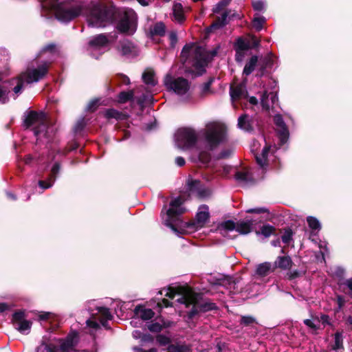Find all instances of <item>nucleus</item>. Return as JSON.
<instances>
[{"mask_svg":"<svg viewBox=\"0 0 352 352\" xmlns=\"http://www.w3.org/2000/svg\"><path fill=\"white\" fill-rule=\"evenodd\" d=\"M85 127V122L84 119L78 120L74 126V130L75 133L82 131Z\"/></svg>","mask_w":352,"mask_h":352,"instance_id":"bf43d9fd","label":"nucleus"},{"mask_svg":"<svg viewBox=\"0 0 352 352\" xmlns=\"http://www.w3.org/2000/svg\"><path fill=\"white\" fill-rule=\"evenodd\" d=\"M293 265L291 257L287 256H278L273 263V268L276 270L280 269L281 270H289Z\"/></svg>","mask_w":352,"mask_h":352,"instance_id":"f3484780","label":"nucleus"},{"mask_svg":"<svg viewBox=\"0 0 352 352\" xmlns=\"http://www.w3.org/2000/svg\"><path fill=\"white\" fill-rule=\"evenodd\" d=\"M253 26L257 31H260L265 23V19L263 16L254 18L252 21Z\"/></svg>","mask_w":352,"mask_h":352,"instance_id":"09e8293b","label":"nucleus"},{"mask_svg":"<svg viewBox=\"0 0 352 352\" xmlns=\"http://www.w3.org/2000/svg\"><path fill=\"white\" fill-rule=\"evenodd\" d=\"M168 349L172 352H187L189 351V347L185 344H170L168 347Z\"/></svg>","mask_w":352,"mask_h":352,"instance_id":"a18cd8bd","label":"nucleus"},{"mask_svg":"<svg viewBox=\"0 0 352 352\" xmlns=\"http://www.w3.org/2000/svg\"><path fill=\"white\" fill-rule=\"evenodd\" d=\"M334 344L331 345V349L334 351H343L344 346V337L343 330L337 331L334 334Z\"/></svg>","mask_w":352,"mask_h":352,"instance_id":"5701e85b","label":"nucleus"},{"mask_svg":"<svg viewBox=\"0 0 352 352\" xmlns=\"http://www.w3.org/2000/svg\"><path fill=\"white\" fill-rule=\"evenodd\" d=\"M234 49L244 52L248 51L251 49L250 42L239 36L236 39L234 43Z\"/></svg>","mask_w":352,"mask_h":352,"instance_id":"c756f323","label":"nucleus"},{"mask_svg":"<svg viewBox=\"0 0 352 352\" xmlns=\"http://www.w3.org/2000/svg\"><path fill=\"white\" fill-rule=\"evenodd\" d=\"M305 274V272H302L298 270L291 271L289 270V271L287 272L286 274V277L289 280H292L302 276Z\"/></svg>","mask_w":352,"mask_h":352,"instance_id":"49530a36","label":"nucleus"},{"mask_svg":"<svg viewBox=\"0 0 352 352\" xmlns=\"http://www.w3.org/2000/svg\"><path fill=\"white\" fill-rule=\"evenodd\" d=\"M201 186V184L199 180L188 179L186 182V192H188V196L189 197L191 193L197 194Z\"/></svg>","mask_w":352,"mask_h":352,"instance_id":"cd10ccee","label":"nucleus"},{"mask_svg":"<svg viewBox=\"0 0 352 352\" xmlns=\"http://www.w3.org/2000/svg\"><path fill=\"white\" fill-rule=\"evenodd\" d=\"M60 170V164L58 162H55L52 168L51 173L50 175V179L55 181L56 175Z\"/></svg>","mask_w":352,"mask_h":352,"instance_id":"3c124183","label":"nucleus"},{"mask_svg":"<svg viewBox=\"0 0 352 352\" xmlns=\"http://www.w3.org/2000/svg\"><path fill=\"white\" fill-rule=\"evenodd\" d=\"M166 32V26L164 23L159 22L154 25L153 28L151 30V33L153 36H164Z\"/></svg>","mask_w":352,"mask_h":352,"instance_id":"f704fd0d","label":"nucleus"},{"mask_svg":"<svg viewBox=\"0 0 352 352\" xmlns=\"http://www.w3.org/2000/svg\"><path fill=\"white\" fill-rule=\"evenodd\" d=\"M173 15L178 22L182 23L185 20V16L180 3L175 4L173 9Z\"/></svg>","mask_w":352,"mask_h":352,"instance_id":"4c0bfd02","label":"nucleus"},{"mask_svg":"<svg viewBox=\"0 0 352 352\" xmlns=\"http://www.w3.org/2000/svg\"><path fill=\"white\" fill-rule=\"evenodd\" d=\"M148 329L151 332L158 333L162 330L163 326L158 322H153L148 326Z\"/></svg>","mask_w":352,"mask_h":352,"instance_id":"6e6d98bb","label":"nucleus"},{"mask_svg":"<svg viewBox=\"0 0 352 352\" xmlns=\"http://www.w3.org/2000/svg\"><path fill=\"white\" fill-rule=\"evenodd\" d=\"M203 298L204 294L202 293L189 290L177 300L179 302L184 304L186 307L192 306L191 309L186 312V317L188 320H192L199 316L200 313H206L219 309L215 303L209 301L204 302Z\"/></svg>","mask_w":352,"mask_h":352,"instance_id":"7ed1b4c3","label":"nucleus"},{"mask_svg":"<svg viewBox=\"0 0 352 352\" xmlns=\"http://www.w3.org/2000/svg\"><path fill=\"white\" fill-rule=\"evenodd\" d=\"M274 122L276 126V132L279 139V145L283 146L287 142L289 137L288 127L280 114L274 116Z\"/></svg>","mask_w":352,"mask_h":352,"instance_id":"1a4fd4ad","label":"nucleus"},{"mask_svg":"<svg viewBox=\"0 0 352 352\" xmlns=\"http://www.w3.org/2000/svg\"><path fill=\"white\" fill-rule=\"evenodd\" d=\"M104 116L107 119L114 118L116 120H126L129 115L122 111H119L113 108L107 109L104 113Z\"/></svg>","mask_w":352,"mask_h":352,"instance_id":"4be33fe9","label":"nucleus"},{"mask_svg":"<svg viewBox=\"0 0 352 352\" xmlns=\"http://www.w3.org/2000/svg\"><path fill=\"white\" fill-rule=\"evenodd\" d=\"M109 43V40L107 38V35L104 34H99L92 37L89 40L88 45L89 47L94 49L99 50L102 47L108 45Z\"/></svg>","mask_w":352,"mask_h":352,"instance_id":"dca6fc26","label":"nucleus"},{"mask_svg":"<svg viewBox=\"0 0 352 352\" xmlns=\"http://www.w3.org/2000/svg\"><path fill=\"white\" fill-rule=\"evenodd\" d=\"M157 305L160 307H169L173 306V303L169 300L163 298L161 302L157 303Z\"/></svg>","mask_w":352,"mask_h":352,"instance_id":"338daca9","label":"nucleus"},{"mask_svg":"<svg viewBox=\"0 0 352 352\" xmlns=\"http://www.w3.org/2000/svg\"><path fill=\"white\" fill-rule=\"evenodd\" d=\"M54 182V181H53L52 179H50V178L49 177V181L39 180L38 186L41 188L45 190V189H47V188H50V187H52Z\"/></svg>","mask_w":352,"mask_h":352,"instance_id":"13d9d810","label":"nucleus"},{"mask_svg":"<svg viewBox=\"0 0 352 352\" xmlns=\"http://www.w3.org/2000/svg\"><path fill=\"white\" fill-rule=\"evenodd\" d=\"M135 91L133 89L127 91H122L117 96V102L119 104H125L134 100Z\"/></svg>","mask_w":352,"mask_h":352,"instance_id":"b1692460","label":"nucleus"},{"mask_svg":"<svg viewBox=\"0 0 352 352\" xmlns=\"http://www.w3.org/2000/svg\"><path fill=\"white\" fill-rule=\"evenodd\" d=\"M276 228L270 224H265L260 228V230H255V234L263 235L265 238H268L272 235H276Z\"/></svg>","mask_w":352,"mask_h":352,"instance_id":"393cba45","label":"nucleus"},{"mask_svg":"<svg viewBox=\"0 0 352 352\" xmlns=\"http://www.w3.org/2000/svg\"><path fill=\"white\" fill-rule=\"evenodd\" d=\"M275 270L273 268V264L270 262H264L258 264L255 270V274L259 277H265L271 272H274Z\"/></svg>","mask_w":352,"mask_h":352,"instance_id":"412c9836","label":"nucleus"},{"mask_svg":"<svg viewBox=\"0 0 352 352\" xmlns=\"http://www.w3.org/2000/svg\"><path fill=\"white\" fill-rule=\"evenodd\" d=\"M98 310L101 315L100 319L111 320L113 318V316L109 308L100 307H98Z\"/></svg>","mask_w":352,"mask_h":352,"instance_id":"de8ad7c7","label":"nucleus"},{"mask_svg":"<svg viewBox=\"0 0 352 352\" xmlns=\"http://www.w3.org/2000/svg\"><path fill=\"white\" fill-rule=\"evenodd\" d=\"M247 213L249 214H263V213H267L270 214V210L268 208L265 207H258V208H250L246 210Z\"/></svg>","mask_w":352,"mask_h":352,"instance_id":"603ef678","label":"nucleus"},{"mask_svg":"<svg viewBox=\"0 0 352 352\" xmlns=\"http://www.w3.org/2000/svg\"><path fill=\"white\" fill-rule=\"evenodd\" d=\"M201 208H204L206 210L199 211L196 214V223L198 224L200 227H202L210 218L208 206L207 205H202Z\"/></svg>","mask_w":352,"mask_h":352,"instance_id":"a878e982","label":"nucleus"},{"mask_svg":"<svg viewBox=\"0 0 352 352\" xmlns=\"http://www.w3.org/2000/svg\"><path fill=\"white\" fill-rule=\"evenodd\" d=\"M303 322L306 326L315 331L320 329V327L315 324L310 319H305Z\"/></svg>","mask_w":352,"mask_h":352,"instance_id":"680f3d73","label":"nucleus"},{"mask_svg":"<svg viewBox=\"0 0 352 352\" xmlns=\"http://www.w3.org/2000/svg\"><path fill=\"white\" fill-rule=\"evenodd\" d=\"M116 29L121 34H133L136 30L133 17L129 13L124 12L123 16L118 21Z\"/></svg>","mask_w":352,"mask_h":352,"instance_id":"9d476101","label":"nucleus"},{"mask_svg":"<svg viewBox=\"0 0 352 352\" xmlns=\"http://www.w3.org/2000/svg\"><path fill=\"white\" fill-rule=\"evenodd\" d=\"M235 50V60L237 63H241L243 61L244 56H245V52L241 51L239 50Z\"/></svg>","mask_w":352,"mask_h":352,"instance_id":"e2e57ef3","label":"nucleus"},{"mask_svg":"<svg viewBox=\"0 0 352 352\" xmlns=\"http://www.w3.org/2000/svg\"><path fill=\"white\" fill-rule=\"evenodd\" d=\"M50 63L47 62L38 65L37 68L28 71L22 74L25 77V82L30 84L33 82H38L43 78L49 71Z\"/></svg>","mask_w":352,"mask_h":352,"instance_id":"6e6552de","label":"nucleus"},{"mask_svg":"<svg viewBox=\"0 0 352 352\" xmlns=\"http://www.w3.org/2000/svg\"><path fill=\"white\" fill-rule=\"evenodd\" d=\"M186 212L184 208H173L170 207L166 211L167 219L164 221V225L171 228L174 231H177V228L173 223V221H175L179 216Z\"/></svg>","mask_w":352,"mask_h":352,"instance_id":"ddd939ff","label":"nucleus"},{"mask_svg":"<svg viewBox=\"0 0 352 352\" xmlns=\"http://www.w3.org/2000/svg\"><path fill=\"white\" fill-rule=\"evenodd\" d=\"M142 80L147 85L155 86L157 83L155 79V72L153 69L146 70L142 74Z\"/></svg>","mask_w":352,"mask_h":352,"instance_id":"7c9ffc66","label":"nucleus"},{"mask_svg":"<svg viewBox=\"0 0 352 352\" xmlns=\"http://www.w3.org/2000/svg\"><path fill=\"white\" fill-rule=\"evenodd\" d=\"M228 12L225 11L221 14V17H218L215 22H214L210 27V29H217L221 27H223L226 25L227 22V18L228 16Z\"/></svg>","mask_w":352,"mask_h":352,"instance_id":"c9c22d12","label":"nucleus"},{"mask_svg":"<svg viewBox=\"0 0 352 352\" xmlns=\"http://www.w3.org/2000/svg\"><path fill=\"white\" fill-rule=\"evenodd\" d=\"M100 99L98 98H96L90 100L87 105L86 110L91 113L96 111L98 107L100 105Z\"/></svg>","mask_w":352,"mask_h":352,"instance_id":"ea45409f","label":"nucleus"},{"mask_svg":"<svg viewBox=\"0 0 352 352\" xmlns=\"http://www.w3.org/2000/svg\"><path fill=\"white\" fill-rule=\"evenodd\" d=\"M199 161L203 164H208L211 160V155L209 152L202 151L198 155Z\"/></svg>","mask_w":352,"mask_h":352,"instance_id":"37998d69","label":"nucleus"},{"mask_svg":"<svg viewBox=\"0 0 352 352\" xmlns=\"http://www.w3.org/2000/svg\"><path fill=\"white\" fill-rule=\"evenodd\" d=\"M184 201L185 199H184L181 196H179L170 202V206L173 208H182L181 206L184 203Z\"/></svg>","mask_w":352,"mask_h":352,"instance_id":"5fc2aeb1","label":"nucleus"},{"mask_svg":"<svg viewBox=\"0 0 352 352\" xmlns=\"http://www.w3.org/2000/svg\"><path fill=\"white\" fill-rule=\"evenodd\" d=\"M23 126L25 129H31L37 140L43 136L50 141L55 135V130L50 125L47 116L43 111H27Z\"/></svg>","mask_w":352,"mask_h":352,"instance_id":"f03ea898","label":"nucleus"},{"mask_svg":"<svg viewBox=\"0 0 352 352\" xmlns=\"http://www.w3.org/2000/svg\"><path fill=\"white\" fill-rule=\"evenodd\" d=\"M26 315L25 310L18 309L15 311L12 316V323L14 328L21 333H25L26 331H30L32 322L25 319Z\"/></svg>","mask_w":352,"mask_h":352,"instance_id":"0eeeda50","label":"nucleus"},{"mask_svg":"<svg viewBox=\"0 0 352 352\" xmlns=\"http://www.w3.org/2000/svg\"><path fill=\"white\" fill-rule=\"evenodd\" d=\"M208 63V58H200L195 59L192 66L195 67V71L192 69L188 68L185 70L186 74H191L192 78L201 76L206 72V66Z\"/></svg>","mask_w":352,"mask_h":352,"instance_id":"9b49d317","label":"nucleus"},{"mask_svg":"<svg viewBox=\"0 0 352 352\" xmlns=\"http://www.w3.org/2000/svg\"><path fill=\"white\" fill-rule=\"evenodd\" d=\"M240 324L244 327H254L258 322L256 318L252 316H242L240 318Z\"/></svg>","mask_w":352,"mask_h":352,"instance_id":"e433bc0d","label":"nucleus"},{"mask_svg":"<svg viewBox=\"0 0 352 352\" xmlns=\"http://www.w3.org/2000/svg\"><path fill=\"white\" fill-rule=\"evenodd\" d=\"M262 222L260 220L258 223ZM258 223L256 219L246 218L244 220H239L236 222V231L242 235H247L254 231V226Z\"/></svg>","mask_w":352,"mask_h":352,"instance_id":"f8f14e48","label":"nucleus"},{"mask_svg":"<svg viewBox=\"0 0 352 352\" xmlns=\"http://www.w3.org/2000/svg\"><path fill=\"white\" fill-rule=\"evenodd\" d=\"M345 302H346L345 298L343 296H342V295L336 296V302L338 305L339 309H342L344 307Z\"/></svg>","mask_w":352,"mask_h":352,"instance_id":"69168bd1","label":"nucleus"},{"mask_svg":"<svg viewBox=\"0 0 352 352\" xmlns=\"http://www.w3.org/2000/svg\"><path fill=\"white\" fill-rule=\"evenodd\" d=\"M318 321H321L323 324H327L329 326H332V323L330 322V318L329 315L327 314H321L320 320L318 319Z\"/></svg>","mask_w":352,"mask_h":352,"instance_id":"0e129e2a","label":"nucleus"},{"mask_svg":"<svg viewBox=\"0 0 352 352\" xmlns=\"http://www.w3.org/2000/svg\"><path fill=\"white\" fill-rule=\"evenodd\" d=\"M307 222L309 228L314 230H319L321 228L319 221L314 217L309 216L307 218Z\"/></svg>","mask_w":352,"mask_h":352,"instance_id":"a19ab883","label":"nucleus"},{"mask_svg":"<svg viewBox=\"0 0 352 352\" xmlns=\"http://www.w3.org/2000/svg\"><path fill=\"white\" fill-rule=\"evenodd\" d=\"M205 141L210 151H214L219 145L226 141V128L221 125H214L208 128L204 133Z\"/></svg>","mask_w":352,"mask_h":352,"instance_id":"20e7f679","label":"nucleus"},{"mask_svg":"<svg viewBox=\"0 0 352 352\" xmlns=\"http://www.w3.org/2000/svg\"><path fill=\"white\" fill-rule=\"evenodd\" d=\"M210 195V190L208 188L200 187L197 196L199 199H203Z\"/></svg>","mask_w":352,"mask_h":352,"instance_id":"4d7b16f0","label":"nucleus"},{"mask_svg":"<svg viewBox=\"0 0 352 352\" xmlns=\"http://www.w3.org/2000/svg\"><path fill=\"white\" fill-rule=\"evenodd\" d=\"M60 349L61 352H69L78 342V333L77 331H72L66 336L65 339L61 340Z\"/></svg>","mask_w":352,"mask_h":352,"instance_id":"4468645a","label":"nucleus"},{"mask_svg":"<svg viewBox=\"0 0 352 352\" xmlns=\"http://www.w3.org/2000/svg\"><path fill=\"white\" fill-rule=\"evenodd\" d=\"M233 151L231 148L222 150L217 155V160L229 158L232 154Z\"/></svg>","mask_w":352,"mask_h":352,"instance_id":"864d4df0","label":"nucleus"},{"mask_svg":"<svg viewBox=\"0 0 352 352\" xmlns=\"http://www.w3.org/2000/svg\"><path fill=\"white\" fill-rule=\"evenodd\" d=\"M230 94L232 100H238L248 96L245 82H242L236 86L230 85Z\"/></svg>","mask_w":352,"mask_h":352,"instance_id":"2eb2a0df","label":"nucleus"},{"mask_svg":"<svg viewBox=\"0 0 352 352\" xmlns=\"http://www.w3.org/2000/svg\"><path fill=\"white\" fill-rule=\"evenodd\" d=\"M237 125L239 128L246 132L252 133L254 131L252 120L247 113H243L239 116Z\"/></svg>","mask_w":352,"mask_h":352,"instance_id":"a211bd4d","label":"nucleus"},{"mask_svg":"<svg viewBox=\"0 0 352 352\" xmlns=\"http://www.w3.org/2000/svg\"><path fill=\"white\" fill-rule=\"evenodd\" d=\"M156 340L160 346H166L171 342L170 338L163 334H157Z\"/></svg>","mask_w":352,"mask_h":352,"instance_id":"8fccbe9b","label":"nucleus"},{"mask_svg":"<svg viewBox=\"0 0 352 352\" xmlns=\"http://www.w3.org/2000/svg\"><path fill=\"white\" fill-rule=\"evenodd\" d=\"M260 40L254 35L251 36V49L256 48L260 45Z\"/></svg>","mask_w":352,"mask_h":352,"instance_id":"774afa93","label":"nucleus"},{"mask_svg":"<svg viewBox=\"0 0 352 352\" xmlns=\"http://www.w3.org/2000/svg\"><path fill=\"white\" fill-rule=\"evenodd\" d=\"M134 314L143 320L151 319L155 313L151 309H146L142 305H137L134 309Z\"/></svg>","mask_w":352,"mask_h":352,"instance_id":"aec40b11","label":"nucleus"},{"mask_svg":"<svg viewBox=\"0 0 352 352\" xmlns=\"http://www.w3.org/2000/svg\"><path fill=\"white\" fill-rule=\"evenodd\" d=\"M214 81V77H210L209 79L208 80V81L204 82L202 85L201 91V94H200V96L201 97H204L206 94L210 92V87H211V85H212V84L213 83Z\"/></svg>","mask_w":352,"mask_h":352,"instance_id":"79ce46f5","label":"nucleus"},{"mask_svg":"<svg viewBox=\"0 0 352 352\" xmlns=\"http://www.w3.org/2000/svg\"><path fill=\"white\" fill-rule=\"evenodd\" d=\"M195 59L200 58H207V56H206V54L204 53V49L200 46H198L195 48Z\"/></svg>","mask_w":352,"mask_h":352,"instance_id":"052dcab7","label":"nucleus"},{"mask_svg":"<svg viewBox=\"0 0 352 352\" xmlns=\"http://www.w3.org/2000/svg\"><path fill=\"white\" fill-rule=\"evenodd\" d=\"M118 50L123 56L135 54V47L134 44L127 39L120 41Z\"/></svg>","mask_w":352,"mask_h":352,"instance_id":"6ab92c4d","label":"nucleus"},{"mask_svg":"<svg viewBox=\"0 0 352 352\" xmlns=\"http://www.w3.org/2000/svg\"><path fill=\"white\" fill-rule=\"evenodd\" d=\"M51 8L56 19L69 22L80 14L87 17L88 26L104 28L116 20V9L111 3L98 1L85 5L75 0L52 1Z\"/></svg>","mask_w":352,"mask_h":352,"instance_id":"f257e3e1","label":"nucleus"},{"mask_svg":"<svg viewBox=\"0 0 352 352\" xmlns=\"http://www.w3.org/2000/svg\"><path fill=\"white\" fill-rule=\"evenodd\" d=\"M284 234L281 236L282 241L287 245H289L292 240L294 232L291 228L286 227L284 229Z\"/></svg>","mask_w":352,"mask_h":352,"instance_id":"58836bf2","label":"nucleus"},{"mask_svg":"<svg viewBox=\"0 0 352 352\" xmlns=\"http://www.w3.org/2000/svg\"><path fill=\"white\" fill-rule=\"evenodd\" d=\"M38 352H57L58 347L52 343H47L44 340L41 341V344L37 347Z\"/></svg>","mask_w":352,"mask_h":352,"instance_id":"2f4dec72","label":"nucleus"},{"mask_svg":"<svg viewBox=\"0 0 352 352\" xmlns=\"http://www.w3.org/2000/svg\"><path fill=\"white\" fill-rule=\"evenodd\" d=\"M236 180L240 182L248 183L254 181V179L248 172L237 171L234 175Z\"/></svg>","mask_w":352,"mask_h":352,"instance_id":"72a5a7b5","label":"nucleus"},{"mask_svg":"<svg viewBox=\"0 0 352 352\" xmlns=\"http://www.w3.org/2000/svg\"><path fill=\"white\" fill-rule=\"evenodd\" d=\"M164 84L168 91H173L177 95H184L190 89L189 81L183 78H173L170 74H167L164 79Z\"/></svg>","mask_w":352,"mask_h":352,"instance_id":"423d86ee","label":"nucleus"},{"mask_svg":"<svg viewBox=\"0 0 352 352\" xmlns=\"http://www.w3.org/2000/svg\"><path fill=\"white\" fill-rule=\"evenodd\" d=\"M24 81H25V77L23 76V74H21L16 78H13L8 80V82L10 86L13 85L14 83H16V85L13 88V91L15 94H19L23 89Z\"/></svg>","mask_w":352,"mask_h":352,"instance_id":"c85d7f7f","label":"nucleus"},{"mask_svg":"<svg viewBox=\"0 0 352 352\" xmlns=\"http://www.w3.org/2000/svg\"><path fill=\"white\" fill-rule=\"evenodd\" d=\"M176 140L180 148L189 149L194 147L197 143L198 135L192 128H181L177 132Z\"/></svg>","mask_w":352,"mask_h":352,"instance_id":"39448f33","label":"nucleus"},{"mask_svg":"<svg viewBox=\"0 0 352 352\" xmlns=\"http://www.w3.org/2000/svg\"><path fill=\"white\" fill-rule=\"evenodd\" d=\"M274 65V55L272 53H269L265 56L261 61L259 67H261V70H265L267 68H271Z\"/></svg>","mask_w":352,"mask_h":352,"instance_id":"473e14b6","label":"nucleus"},{"mask_svg":"<svg viewBox=\"0 0 352 352\" xmlns=\"http://www.w3.org/2000/svg\"><path fill=\"white\" fill-rule=\"evenodd\" d=\"M220 226L226 230L232 231L236 229V223L232 220H226L223 221Z\"/></svg>","mask_w":352,"mask_h":352,"instance_id":"c03bdc74","label":"nucleus"},{"mask_svg":"<svg viewBox=\"0 0 352 352\" xmlns=\"http://www.w3.org/2000/svg\"><path fill=\"white\" fill-rule=\"evenodd\" d=\"M258 58L256 55L252 56L246 63L243 68V74L245 76H249L251 74L255 69V67L258 63Z\"/></svg>","mask_w":352,"mask_h":352,"instance_id":"bb28decb","label":"nucleus"}]
</instances>
